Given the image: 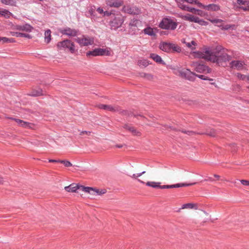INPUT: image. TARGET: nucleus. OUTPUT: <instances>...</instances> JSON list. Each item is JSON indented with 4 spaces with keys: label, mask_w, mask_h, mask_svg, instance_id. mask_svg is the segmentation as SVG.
<instances>
[{
    "label": "nucleus",
    "mask_w": 249,
    "mask_h": 249,
    "mask_svg": "<svg viewBox=\"0 0 249 249\" xmlns=\"http://www.w3.org/2000/svg\"><path fill=\"white\" fill-rule=\"evenodd\" d=\"M223 49L220 46H216L214 49H212L210 61L216 63L218 66H224V64L229 61L231 57L226 53L221 52Z\"/></svg>",
    "instance_id": "obj_1"
},
{
    "label": "nucleus",
    "mask_w": 249,
    "mask_h": 249,
    "mask_svg": "<svg viewBox=\"0 0 249 249\" xmlns=\"http://www.w3.org/2000/svg\"><path fill=\"white\" fill-rule=\"evenodd\" d=\"M111 20L109 21V25L111 30H116L120 27L124 22V18L121 15H113Z\"/></svg>",
    "instance_id": "obj_2"
},
{
    "label": "nucleus",
    "mask_w": 249,
    "mask_h": 249,
    "mask_svg": "<svg viewBox=\"0 0 249 249\" xmlns=\"http://www.w3.org/2000/svg\"><path fill=\"white\" fill-rule=\"evenodd\" d=\"M87 56H110L111 52L107 49H103L100 48H95L92 51L87 52Z\"/></svg>",
    "instance_id": "obj_3"
},
{
    "label": "nucleus",
    "mask_w": 249,
    "mask_h": 249,
    "mask_svg": "<svg viewBox=\"0 0 249 249\" xmlns=\"http://www.w3.org/2000/svg\"><path fill=\"white\" fill-rule=\"evenodd\" d=\"M57 47L60 50L69 49L71 53H72L75 52L74 44L71 40L68 39L58 42L57 44Z\"/></svg>",
    "instance_id": "obj_4"
},
{
    "label": "nucleus",
    "mask_w": 249,
    "mask_h": 249,
    "mask_svg": "<svg viewBox=\"0 0 249 249\" xmlns=\"http://www.w3.org/2000/svg\"><path fill=\"white\" fill-rule=\"evenodd\" d=\"M211 51L212 49L206 48L204 49L203 52H193L192 53L195 58H203L210 61L211 54H212Z\"/></svg>",
    "instance_id": "obj_5"
},
{
    "label": "nucleus",
    "mask_w": 249,
    "mask_h": 249,
    "mask_svg": "<svg viewBox=\"0 0 249 249\" xmlns=\"http://www.w3.org/2000/svg\"><path fill=\"white\" fill-rule=\"evenodd\" d=\"M191 65L197 72L209 73L212 71L211 69L209 67L198 62H193Z\"/></svg>",
    "instance_id": "obj_6"
},
{
    "label": "nucleus",
    "mask_w": 249,
    "mask_h": 249,
    "mask_svg": "<svg viewBox=\"0 0 249 249\" xmlns=\"http://www.w3.org/2000/svg\"><path fill=\"white\" fill-rule=\"evenodd\" d=\"M178 75L182 78H184L187 80L191 81H194L196 79V73L191 71L189 69L185 70H179L178 71Z\"/></svg>",
    "instance_id": "obj_7"
},
{
    "label": "nucleus",
    "mask_w": 249,
    "mask_h": 249,
    "mask_svg": "<svg viewBox=\"0 0 249 249\" xmlns=\"http://www.w3.org/2000/svg\"><path fill=\"white\" fill-rule=\"evenodd\" d=\"M140 24L139 20L137 19L131 20L129 24V32L132 35L137 34L140 29L138 28V25Z\"/></svg>",
    "instance_id": "obj_8"
},
{
    "label": "nucleus",
    "mask_w": 249,
    "mask_h": 249,
    "mask_svg": "<svg viewBox=\"0 0 249 249\" xmlns=\"http://www.w3.org/2000/svg\"><path fill=\"white\" fill-rule=\"evenodd\" d=\"M60 32L63 35H65L69 36H75L78 33V30L67 27L60 30Z\"/></svg>",
    "instance_id": "obj_9"
},
{
    "label": "nucleus",
    "mask_w": 249,
    "mask_h": 249,
    "mask_svg": "<svg viewBox=\"0 0 249 249\" xmlns=\"http://www.w3.org/2000/svg\"><path fill=\"white\" fill-rule=\"evenodd\" d=\"M83 185L79 184L72 183L69 186H66L64 189L68 192L75 193L77 190H81L82 191Z\"/></svg>",
    "instance_id": "obj_10"
},
{
    "label": "nucleus",
    "mask_w": 249,
    "mask_h": 249,
    "mask_svg": "<svg viewBox=\"0 0 249 249\" xmlns=\"http://www.w3.org/2000/svg\"><path fill=\"white\" fill-rule=\"evenodd\" d=\"M123 9L125 12L132 15H138L141 12L140 9L136 6H125Z\"/></svg>",
    "instance_id": "obj_11"
},
{
    "label": "nucleus",
    "mask_w": 249,
    "mask_h": 249,
    "mask_svg": "<svg viewBox=\"0 0 249 249\" xmlns=\"http://www.w3.org/2000/svg\"><path fill=\"white\" fill-rule=\"evenodd\" d=\"M13 29L18 31L30 32L32 31L33 28L28 24H25L23 25H16L14 26Z\"/></svg>",
    "instance_id": "obj_12"
},
{
    "label": "nucleus",
    "mask_w": 249,
    "mask_h": 249,
    "mask_svg": "<svg viewBox=\"0 0 249 249\" xmlns=\"http://www.w3.org/2000/svg\"><path fill=\"white\" fill-rule=\"evenodd\" d=\"M171 25V19L164 18L159 24V27L163 29H168Z\"/></svg>",
    "instance_id": "obj_13"
},
{
    "label": "nucleus",
    "mask_w": 249,
    "mask_h": 249,
    "mask_svg": "<svg viewBox=\"0 0 249 249\" xmlns=\"http://www.w3.org/2000/svg\"><path fill=\"white\" fill-rule=\"evenodd\" d=\"M76 41L78 42L81 45L83 46H88L89 45H91L93 43V40H91L89 38H77L75 39Z\"/></svg>",
    "instance_id": "obj_14"
},
{
    "label": "nucleus",
    "mask_w": 249,
    "mask_h": 249,
    "mask_svg": "<svg viewBox=\"0 0 249 249\" xmlns=\"http://www.w3.org/2000/svg\"><path fill=\"white\" fill-rule=\"evenodd\" d=\"M107 4L110 7L118 8L123 5V2L122 0H108Z\"/></svg>",
    "instance_id": "obj_15"
},
{
    "label": "nucleus",
    "mask_w": 249,
    "mask_h": 249,
    "mask_svg": "<svg viewBox=\"0 0 249 249\" xmlns=\"http://www.w3.org/2000/svg\"><path fill=\"white\" fill-rule=\"evenodd\" d=\"M231 67L237 70H241L243 69V62L239 60H233L230 63Z\"/></svg>",
    "instance_id": "obj_16"
},
{
    "label": "nucleus",
    "mask_w": 249,
    "mask_h": 249,
    "mask_svg": "<svg viewBox=\"0 0 249 249\" xmlns=\"http://www.w3.org/2000/svg\"><path fill=\"white\" fill-rule=\"evenodd\" d=\"M99 107L106 110H109L110 111L116 112L119 110V107L115 106L113 107L110 105L101 104L99 105Z\"/></svg>",
    "instance_id": "obj_17"
},
{
    "label": "nucleus",
    "mask_w": 249,
    "mask_h": 249,
    "mask_svg": "<svg viewBox=\"0 0 249 249\" xmlns=\"http://www.w3.org/2000/svg\"><path fill=\"white\" fill-rule=\"evenodd\" d=\"M159 48L165 52H169L171 50V43L163 42L160 43Z\"/></svg>",
    "instance_id": "obj_18"
},
{
    "label": "nucleus",
    "mask_w": 249,
    "mask_h": 249,
    "mask_svg": "<svg viewBox=\"0 0 249 249\" xmlns=\"http://www.w3.org/2000/svg\"><path fill=\"white\" fill-rule=\"evenodd\" d=\"M82 191L89 193L92 196L96 195V188L90 187H85L83 186Z\"/></svg>",
    "instance_id": "obj_19"
},
{
    "label": "nucleus",
    "mask_w": 249,
    "mask_h": 249,
    "mask_svg": "<svg viewBox=\"0 0 249 249\" xmlns=\"http://www.w3.org/2000/svg\"><path fill=\"white\" fill-rule=\"evenodd\" d=\"M197 134H201V135L206 134L210 137H214L217 136L218 132H216V131L213 128H210V129H207L206 132L204 133H198Z\"/></svg>",
    "instance_id": "obj_20"
},
{
    "label": "nucleus",
    "mask_w": 249,
    "mask_h": 249,
    "mask_svg": "<svg viewBox=\"0 0 249 249\" xmlns=\"http://www.w3.org/2000/svg\"><path fill=\"white\" fill-rule=\"evenodd\" d=\"M195 209L196 210L197 209V207L196 204L194 203H186L183 204L181 208H179L178 210L177 211L178 212H179L181 209Z\"/></svg>",
    "instance_id": "obj_21"
},
{
    "label": "nucleus",
    "mask_w": 249,
    "mask_h": 249,
    "mask_svg": "<svg viewBox=\"0 0 249 249\" xmlns=\"http://www.w3.org/2000/svg\"><path fill=\"white\" fill-rule=\"evenodd\" d=\"M29 95L31 96L36 97L43 95L44 94L43 93L42 89L39 88L37 89H33L32 91L29 93Z\"/></svg>",
    "instance_id": "obj_22"
},
{
    "label": "nucleus",
    "mask_w": 249,
    "mask_h": 249,
    "mask_svg": "<svg viewBox=\"0 0 249 249\" xmlns=\"http://www.w3.org/2000/svg\"><path fill=\"white\" fill-rule=\"evenodd\" d=\"M10 34L12 36H16L17 37H24L29 39L32 38V36L28 34L18 33L16 32H11Z\"/></svg>",
    "instance_id": "obj_23"
},
{
    "label": "nucleus",
    "mask_w": 249,
    "mask_h": 249,
    "mask_svg": "<svg viewBox=\"0 0 249 249\" xmlns=\"http://www.w3.org/2000/svg\"><path fill=\"white\" fill-rule=\"evenodd\" d=\"M150 57L154 60L157 63L160 64H164L163 60H162L161 57L156 54V53H151L150 55Z\"/></svg>",
    "instance_id": "obj_24"
},
{
    "label": "nucleus",
    "mask_w": 249,
    "mask_h": 249,
    "mask_svg": "<svg viewBox=\"0 0 249 249\" xmlns=\"http://www.w3.org/2000/svg\"><path fill=\"white\" fill-rule=\"evenodd\" d=\"M205 7V9L212 11H217L220 9V6L215 4H210L208 5H206Z\"/></svg>",
    "instance_id": "obj_25"
},
{
    "label": "nucleus",
    "mask_w": 249,
    "mask_h": 249,
    "mask_svg": "<svg viewBox=\"0 0 249 249\" xmlns=\"http://www.w3.org/2000/svg\"><path fill=\"white\" fill-rule=\"evenodd\" d=\"M196 183V182L192 183H177V184H172V188H178V187H181L190 186H192V185H195Z\"/></svg>",
    "instance_id": "obj_26"
},
{
    "label": "nucleus",
    "mask_w": 249,
    "mask_h": 249,
    "mask_svg": "<svg viewBox=\"0 0 249 249\" xmlns=\"http://www.w3.org/2000/svg\"><path fill=\"white\" fill-rule=\"evenodd\" d=\"M179 8H181V9L186 11H189V12H192V13L196 12V9H195V8L189 7L187 6H186L184 4V5L180 4Z\"/></svg>",
    "instance_id": "obj_27"
},
{
    "label": "nucleus",
    "mask_w": 249,
    "mask_h": 249,
    "mask_svg": "<svg viewBox=\"0 0 249 249\" xmlns=\"http://www.w3.org/2000/svg\"><path fill=\"white\" fill-rule=\"evenodd\" d=\"M51 31L48 29L45 32V41L47 43H49L51 40Z\"/></svg>",
    "instance_id": "obj_28"
},
{
    "label": "nucleus",
    "mask_w": 249,
    "mask_h": 249,
    "mask_svg": "<svg viewBox=\"0 0 249 249\" xmlns=\"http://www.w3.org/2000/svg\"><path fill=\"white\" fill-rule=\"evenodd\" d=\"M145 173V171H143L142 173H140L139 174H134L130 176V177L133 179H137V180L139 182H140L142 183H144V182L143 181H142V180H141L140 179H139L138 178L139 177L141 176L142 175L144 174Z\"/></svg>",
    "instance_id": "obj_29"
},
{
    "label": "nucleus",
    "mask_w": 249,
    "mask_h": 249,
    "mask_svg": "<svg viewBox=\"0 0 249 249\" xmlns=\"http://www.w3.org/2000/svg\"><path fill=\"white\" fill-rule=\"evenodd\" d=\"M218 26L219 27H220L222 30H228L231 28L234 29V28L235 27V25H230V24L224 25L223 24H221L220 25H218Z\"/></svg>",
    "instance_id": "obj_30"
},
{
    "label": "nucleus",
    "mask_w": 249,
    "mask_h": 249,
    "mask_svg": "<svg viewBox=\"0 0 249 249\" xmlns=\"http://www.w3.org/2000/svg\"><path fill=\"white\" fill-rule=\"evenodd\" d=\"M34 125V124H33L23 121V123H22L21 126L24 128H33V126Z\"/></svg>",
    "instance_id": "obj_31"
},
{
    "label": "nucleus",
    "mask_w": 249,
    "mask_h": 249,
    "mask_svg": "<svg viewBox=\"0 0 249 249\" xmlns=\"http://www.w3.org/2000/svg\"><path fill=\"white\" fill-rule=\"evenodd\" d=\"M144 33L148 35L149 36H154L155 34L154 33V32L153 31V29L150 27H147L144 29Z\"/></svg>",
    "instance_id": "obj_32"
},
{
    "label": "nucleus",
    "mask_w": 249,
    "mask_h": 249,
    "mask_svg": "<svg viewBox=\"0 0 249 249\" xmlns=\"http://www.w3.org/2000/svg\"><path fill=\"white\" fill-rule=\"evenodd\" d=\"M159 184H160V182H155L153 181H148L146 183V185L155 188H159Z\"/></svg>",
    "instance_id": "obj_33"
},
{
    "label": "nucleus",
    "mask_w": 249,
    "mask_h": 249,
    "mask_svg": "<svg viewBox=\"0 0 249 249\" xmlns=\"http://www.w3.org/2000/svg\"><path fill=\"white\" fill-rule=\"evenodd\" d=\"M133 135L135 136H140L141 133L140 131H138L136 129H135L133 126H131V128L129 130Z\"/></svg>",
    "instance_id": "obj_34"
},
{
    "label": "nucleus",
    "mask_w": 249,
    "mask_h": 249,
    "mask_svg": "<svg viewBox=\"0 0 249 249\" xmlns=\"http://www.w3.org/2000/svg\"><path fill=\"white\" fill-rule=\"evenodd\" d=\"M11 14V13L10 12L6 10L0 11V16H4L6 18H9Z\"/></svg>",
    "instance_id": "obj_35"
},
{
    "label": "nucleus",
    "mask_w": 249,
    "mask_h": 249,
    "mask_svg": "<svg viewBox=\"0 0 249 249\" xmlns=\"http://www.w3.org/2000/svg\"><path fill=\"white\" fill-rule=\"evenodd\" d=\"M196 77H197L199 78L204 80H209V81H213V79L210 78L207 76H206L203 75L197 74L196 73Z\"/></svg>",
    "instance_id": "obj_36"
},
{
    "label": "nucleus",
    "mask_w": 249,
    "mask_h": 249,
    "mask_svg": "<svg viewBox=\"0 0 249 249\" xmlns=\"http://www.w3.org/2000/svg\"><path fill=\"white\" fill-rule=\"evenodd\" d=\"M60 163H63L67 167H71L72 165L70 161L67 160H60Z\"/></svg>",
    "instance_id": "obj_37"
},
{
    "label": "nucleus",
    "mask_w": 249,
    "mask_h": 249,
    "mask_svg": "<svg viewBox=\"0 0 249 249\" xmlns=\"http://www.w3.org/2000/svg\"><path fill=\"white\" fill-rule=\"evenodd\" d=\"M181 51V49L179 46L172 44V52L174 51L178 53H180Z\"/></svg>",
    "instance_id": "obj_38"
},
{
    "label": "nucleus",
    "mask_w": 249,
    "mask_h": 249,
    "mask_svg": "<svg viewBox=\"0 0 249 249\" xmlns=\"http://www.w3.org/2000/svg\"><path fill=\"white\" fill-rule=\"evenodd\" d=\"M141 76L145 78L148 80H151L153 78V76L149 73H141Z\"/></svg>",
    "instance_id": "obj_39"
},
{
    "label": "nucleus",
    "mask_w": 249,
    "mask_h": 249,
    "mask_svg": "<svg viewBox=\"0 0 249 249\" xmlns=\"http://www.w3.org/2000/svg\"><path fill=\"white\" fill-rule=\"evenodd\" d=\"M119 111H118L123 115H127L129 116V114L131 113V111H128L126 110H122L119 108Z\"/></svg>",
    "instance_id": "obj_40"
},
{
    "label": "nucleus",
    "mask_w": 249,
    "mask_h": 249,
    "mask_svg": "<svg viewBox=\"0 0 249 249\" xmlns=\"http://www.w3.org/2000/svg\"><path fill=\"white\" fill-rule=\"evenodd\" d=\"M194 16L188 14L186 16H183V18L185 20L190 21L193 22Z\"/></svg>",
    "instance_id": "obj_41"
},
{
    "label": "nucleus",
    "mask_w": 249,
    "mask_h": 249,
    "mask_svg": "<svg viewBox=\"0 0 249 249\" xmlns=\"http://www.w3.org/2000/svg\"><path fill=\"white\" fill-rule=\"evenodd\" d=\"M240 8L244 11H249V0H247L246 6H240Z\"/></svg>",
    "instance_id": "obj_42"
},
{
    "label": "nucleus",
    "mask_w": 249,
    "mask_h": 249,
    "mask_svg": "<svg viewBox=\"0 0 249 249\" xmlns=\"http://www.w3.org/2000/svg\"><path fill=\"white\" fill-rule=\"evenodd\" d=\"M107 192V190L106 189H102V190H99V189H98L96 188V195H99V196H101V195H102L104 194H105Z\"/></svg>",
    "instance_id": "obj_43"
},
{
    "label": "nucleus",
    "mask_w": 249,
    "mask_h": 249,
    "mask_svg": "<svg viewBox=\"0 0 249 249\" xmlns=\"http://www.w3.org/2000/svg\"><path fill=\"white\" fill-rule=\"evenodd\" d=\"M182 132L184 133H185L188 135H195V134H197L198 133H196V132L195 131H190V130H182Z\"/></svg>",
    "instance_id": "obj_44"
},
{
    "label": "nucleus",
    "mask_w": 249,
    "mask_h": 249,
    "mask_svg": "<svg viewBox=\"0 0 249 249\" xmlns=\"http://www.w3.org/2000/svg\"><path fill=\"white\" fill-rule=\"evenodd\" d=\"M247 0H236L237 3L240 5H245L246 6Z\"/></svg>",
    "instance_id": "obj_45"
},
{
    "label": "nucleus",
    "mask_w": 249,
    "mask_h": 249,
    "mask_svg": "<svg viewBox=\"0 0 249 249\" xmlns=\"http://www.w3.org/2000/svg\"><path fill=\"white\" fill-rule=\"evenodd\" d=\"M138 63H139V65L140 66L142 65V66H143L144 67L147 66L148 65V62L146 60H143L140 61H139Z\"/></svg>",
    "instance_id": "obj_46"
},
{
    "label": "nucleus",
    "mask_w": 249,
    "mask_h": 249,
    "mask_svg": "<svg viewBox=\"0 0 249 249\" xmlns=\"http://www.w3.org/2000/svg\"><path fill=\"white\" fill-rule=\"evenodd\" d=\"M242 184L245 186H249V180L242 179L240 180Z\"/></svg>",
    "instance_id": "obj_47"
},
{
    "label": "nucleus",
    "mask_w": 249,
    "mask_h": 249,
    "mask_svg": "<svg viewBox=\"0 0 249 249\" xmlns=\"http://www.w3.org/2000/svg\"><path fill=\"white\" fill-rule=\"evenodd\" d=\"M159 188L160 189H171V185H160L159 184Z\"/></svg>",
    "instance_id": "obj_48"
},
{
    "label": "nucleus",
    "mask_w": 249,
    "mask_h": 249,
    "mask_svg": "<svg viewBox=\"0 0 249 249\" xmlns=\"http://www.w3.org/2000/svg\"><path fill=\"white\" fill-rule=\"evenodd\" d=\"M195 4H196L199 7H202L204 9H206V7H205L206 5L202 4L201 3L199 2V1H197L196 0V2H195Z\"/></svg>",
    "instance_id": "obj_49"
},
{
    "label": "nucleus",
    "mask_w": 249,
    "mask_h": 249,
    "mask_svg": "<svg viewBox=\"0 0 249 249\" xmlns=\"http://www.w3.org/2000/svg\"><path fill=\"white\" fill-rule=\"evenodd\" d=\"M199 22H198V23H199L201 25H206L207 24V22L204 21L203 19H199L198 20Z\"/></svg>",
    "instance_id": "obj_50"
},
{
    "label": "nucleus",
    "mask_w": 249,
    "mask_h": 249,
    "mask_svg": "<svg viewBox=\"0 0 249 249\" xmlns=\"http://www.w3.org/2000/svg\"><path fill=\"white\" fill-rule=\"evenodd\" d=\"M186 46L191 49V50H194L196 49V47H193V46L191 45V44L190 43V42H187L186 43Z\"/></svg>",
    "instance_id": "obj_51"
},
{
    "label": "nucleus",
    "mask_w": 249,
    "mask_h": 249,
    "mask_svg": "<svg viewBox=\"0 0 249 249\" xmlns=\"http://www.w3.org/2000/svg\"><path fill=\"white\" fill-rule=\"evenodd\" d=\"M8 39L6 37H0V41H2L4 43H8Z\"/></svg>",
    "instance_id": "obj_52"
},
{
    "label": "nucleus",
    "mask_w": 249,
    "mask_h": 249,
    "mask_svg": "<svg viewBox=\"0 0 249 249\" xmlns=\"http://www.w3.org/2000/svg\"><path fill=\"white\" fill-rule=\"evenodd\" d=\"M131 125H129V124H125L123 126V127H124V129H126V130H128L129 131V130H130V128H131Z\"/></svg>",
    "instance_id": "obj_53"
},
{
    "label": "nucleus",
    "mask_w": 249,
    "mask_h": 249,
    "mask_svg": "<svg viewBox=\"0 0 249 249\" xmlns=\"http://www.w3.org/2000/svg\"><path fill=\"white\" fill-rule=\"evenodd\" d=\"M14 121L19 125L21 126V125L22 124V123H23V120H20V119H14Z\"/></svg>",
    "instance_id": "obj_54"
},
{
    "label": "nucleus",
    "mask_w": 249,
    "mask_h": 249,
    "mask_svg": "<svg viewBox=\"0 0 249 249\" xmlns=\"http://www.w3.org/2000/svg\"><path fill=\"white\" fill-rule=\"evenodd\" d=\"M175 1L177 2L178 6L179 7V5H184V0H175Z\"/></svg>",
    "instance_id": "obj_55"
},
{
    "label": "nucleus",
    "mask_w": 249,
    "mask_h": 249,
    "mask_svg": "<svg viewBox=\"0 0 249 249\" xmlns=\"http://www.w3.org/2000/svg\"><path fill=\"white\" fill-rule=\"evenodd\" d=\"M222 20L219 19H215L212 21L213 22L215 23H221L222 24Z\"/></svg>",
    "instance_id": "obj_56"
},
{
    "label": "nucleus",
    "mask_w": 249,
    "mask_h": 249,
    "mask_svg": "<svg viewBox=\"0 0 249 249\" xmlns=\"http://www.w3.org/2000/svg\"><path fill=\"white\" fill-rule=\"evenodd\" d=\"M186 1L190 4H195L196 2V0H184V2Z\"/></svg>",
    "instance_id": "obj_57"
},
{
    "label": "nucleus",
    "mask_w": 249,
    "mask_h": 249,
    "mask_svg": "<svg viewBox=\"0 0 249 249\" xmlns=\"http://www.w3.org/2000/svg\"><path fill=\"white\" fill-rule=\"evenodd\" d=\"M129 116H133L134 117H137V116H140V117H143V118H144V117L143 116H142V115L140 114H134L133 112H131V113H130L129 114Z\"/></svg>",
    "instance_id": "obj_58"
},
{
    "label": "nucleus",
    "mask_w": 249,
    "mask_h": 249,
    "mask_svg": "<svg viewBox=\"0 0 249 249\" xmlns=\"http://www.w3.org/2000/svg\"><path fill=\"white\" fill-rule=\"evenodd\" d=\"M90 133H91L90 131H82V132H81L80 135H82L83 134H86L87 135H89L90 134Z\"/></svg>",
    "instance_id": "obj_59"
},
{
    "label": "nucleus",
    "mask_w": 249,
    "mask_h": 249,
    "mask_svg": "<svg viewBox=\"0 0 249 249\" xmlns=\"http://www.w3.org/2000/svg\"><path fill=\"white\" fill-rule=\"evenodd\" d=\"M199 18L197 17H195V16H194V18H193V22H196V23H198V20H199Z\"/></svg>",
    "instance_id": "obj_60"
},
{
    "label": "nucleus",
    "mask_w": 249,
    "mask_h": 249,
    "mask_svg": "<svg viewBox=\"0 0 249 249\" xmlns=\"http://www.w3.org/2000/svg\"><path fill=\"white\" fill-rule=\"evenodd\" d=\"M1 1L3 3L5 4H9L11 2V0H1Z\"/></svg>",
    "instance_id": "obj_61"
},
{
    "label": "nucleus",
    "mask_w": 249,
    "mask_h": 249,
    "mask_svg": "<svg viewBox=\"0 0 249 249\" xmlns=\"http://www.w3.org/2000/svg\"><path fill=\"white\" fill-rule=\"evenodd\" d=\"M177 23L172 21V30L175 29L177 28Z\"/></svg>",
    "instance_id": "obj_62"
},
{
    "label": "nucleus",
    "mask_w": 249,
    "mask_h": 249,
    "mask_svg": "<svg viewBox=\"0 0 249 249\" xmlns=\"http://www.w3.org/2000/svg\"><path fill=\"white\" fill-rule=\"evenodd\" d=\"M97 11L99 13V14H102L104 13V11H103V9L100 7H99L97 8Z\"/></svg>",
    "instance_id": "obj_63"
},
{
    "label": "nucleus",
    "mask_w": 249,
    "mask_h": 249,
    "mask_svg": "<svg viewBox=\"0 0 249 249\" xmlns=\"http://www.w3.org/2000/svg\"><path fill=\"white\" fill-rule=\"evenodd\" d=\"M16 41L13 38H8V43H12L15 42Z\"/></svg>",
    "instance_id": "obj_64"
}]
</instances>
